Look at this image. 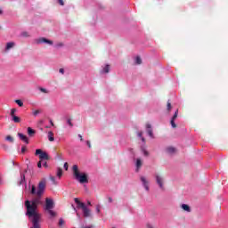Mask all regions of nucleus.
<instances>
[{"label":"nucleus","mask_w":228,"mask_h":228,"mask_svg":"<svg viewBox=\"0 0 228 228\" xmlns=\"http://www.w3.org/2000/svg\"><path fill=\"white\" fill-rule=\"evenodd\" d=\"M72 170L75 179L78 181L80 184H85L88 183V175H86V173L79 172V167H77V165H74L72 167Z\"/></svg>","instance_id":"1"},{"label":"nucleus","mask_w":228,"mask_h":228,"mask_svg":"<svg viewBox=\"0 0 228 228\" xmlns=\"http://www.w3.org/2000/svg\"><path fill=\"white\" fill-rule=\"evenodd\" d=\"M75 202L77 203V208L82 209L84 216L86 218H88V216H90L91 215L90 209L88 208V207H86L85 203L79 201L77 198H75Z\"/></svg>","instance_id":"2"},{"label":"nucleus","mask_w":228,"mask_h":228,"mask_svg":"<svg viewBox=\"0 0 228 228\" xmlns=\"http://www.w3.org/2000/svg\"><path fill=\"white\" fill-rule=\"evenodd\" d=\"M156 183L160 188V190H165V178L160 175H155Z\"/></svg>","instance_id":"3"},{"label":"nucleus","mask_w":228,"mask_h":228,"mask_svg":"<svg viewBox=\"0 0 228 228\" xmlns=\"http://www.w3.org/2000/svg\"><path fill=\"white\" fill-rule=\"evenodd\" d=\"M36 156H39V159L41 161H44V159H49V155L47 154V152L43 151L41 149L36 150Z\"/></svg>","instance_id":"4"},{"label":"nucleus","mask_w":228,"mask_h":228,"mask_svg":"<svg viewBox=\"0 0 228 228\" xmlns=\"http://www.w3.org/2000/svg\"><path fill=\"white\" fill-rule=\"evenodd\" d=\"M45 211H51V209H54V200L51 198H46L45 199Z\"/></svg>","instance_id":"5"},{"label":"nucleus","mask_w":228,"mask_h":228,"mask_svg":"<svg viewBox=\"0 0 228 228\" xmlns=\"http://www.w3.org/2000/svg\"><path fill=\"white\" fill-rule=\"evenodd\" d=\"M140 181H141V183H142V186H143V188H144V190L146 191H149V190H150V184H151V183L149 182V179H147V177H145V176H141L140 177Z\"/></svg>","instance_id":"6"},{"label":"nucleus","mask_w":228,"mask_h":228,"mask_svg":"<svg viewBox=\"0 0 228 228\" xmlns=\"http://www.w3.org/2000/svg\"><path fill=\"white\" fill-rule=\"evenodd\" d=\"M37 44H47L48 45H53V41L45 38V37H39L35 39Z\"/></svg>","instance_id":"7"},{"label":"nucleus","mask_w":228,"mask_h":228,"mask_svg":"<svg viewBox=\"0 0 228 228\" xmlns=\"http://www.w3.org/2000/svg\"><path fill=\"white\" fill-rule=\"evenodd\" d=\"M179 115V110H175L174 116L171 118L170 124L173 128L177 127V125H175V119L177 118V116Z\"/></svg>","instance_id":"8"},{"label":"nucleus","mask_w":228,"mask_h":228,"mask_svg":"<svg viewBox=\"0 0 228 228\" xmlns=\"http://www.w3.org/2000/svg\"><path fill=\"white\" fill-rule=\"evenodd\" d=\"M146 131L150 138H154V134L152 133V126L151 124H146Z\"/></svg>","instance_id":"9"},{"label":"nucleus","mask_w":228,"mask_h":228,"mask_svg":"<svg viewBox=\"0 0 228 228\" xmlns=\"http://www.w3.org/2000/svg\"><path fill=\"white\" fill-rule=\"evenodd\" d=\"M18 136H19L20 140H21V142H24L27 144L29 143V139L25 134L19 133Z\"/></svg>","instance_id":"10"},{"label":"nucleus","mask_w":228,"mask_h":228,"mask_svg":"<svg viewBox=\"0 0 228 228\" xmlns=\"http://www.w3.org/2000/svg\"><path fill=\"white\" fill-rule=\"evenodd\" d=\"M101 74H108L110 72V64H105L102 66Z\"/></svg>","instance_id":"11"},{"label":"nucleus","mask_w":228,"mask_h":228,"mask_svg":"<svg viewBox=\"0 0 228 228\" xmlns=\"http://www.w3.org/2000/svg\"><path fill=\"white\" fill-rule=\"evenodd\" d=\"M142 159H137L136 162H135V172H140V168H142Z\"/></svg>","instance_id":"12"},{"label":"nucleus","mask_w":228,"mask_h":228,"mask_svg":"<svg viewBox=\"0 0 228 228\" xmlns=\"http://www.w3.org/2000/svg\"><path fill=\"white\" fill-rule=\"evenodd\" d=\"M12 47H15V43L9 42L6 44L5 51H10V49H12Z\"/></svg>","instance_id":"13"},{"label":"nucleus","mask_w":228,"mask_h":228,"mask_svg":"<svg viewBox=\"0 0 228 228\" xmlns=\"http://www.w3.org/2000/svg\"><path fill=\"white\" fill-rule=\"evenodd\" d=\"M48 140L49 142H54V134L52 131L48 132Z\"/></svg>","instance_id":"14"},{"label":"nucleus","mask_w":228,"mask_h":228,"mask_svg":"<svg viewBox=\"0 0 228 228\" xmlns=\"http://www.w3.org/2000/svg\"><path fill=\"white\" fill-rule=\"evenodd\" d=\"M182 209H183V211H186L187 213H190V211H191V208H190V206L186 204H182Z\"/></svg>","instance_id":"15"},{"label":"nucleus","mask_w":228,"mask_h":228,"mask_svg":"<svg viewBox=\"0 0 228 228\" xmlns=\"http://www.w3.org/2000/svg\"><path fill=\"white\" fill-rule=\"evenodd\" d=\"M11 118H12V122H14V124L20 123V118L18 116H12Z\"/></svg>","instance_id":"16"},{"label":"nucleus","mask_w":228,"mask_h":228,"mask_svg":"<svg viewBox=\"0 0 228 228\" xmlns=\"http://www.w3.org/2000/svg\"><path fill=\"white\" fill-rule=\"evenodd\" d=\"M61 175H63V169H61V167H58L57 168V177H59V179H61Z\"/></svg>","instance_id":"17"},{"label":"nucleus","mask_w":228,"mask_h":228,"mask_svg":"<svg viewBox=\"0 0 228 228\" xmlns=\"http://www.w3.org/2000/svg\"><path fill=\"white\" fill-rule=\"evenodd\" d=\"M174 152H175V148H174V147L167 148V154H174Z\"/></svg>","instance_id":"18"},{"label":"nucleus","mask_w":228,"mask_h":228,"mask_svg":"<svg viewBox=\"0 0 228 228\" xmlns=\"http://www.w3.org/2000/svg\"><path fill=\"white\" fill-rule=\"evenodd\" d=\"M35 130H33V128L31 127H28V136H34L35 135Z\"/></svg>","instance_id":"19"},{"label":"nucleus","mask_w":228,"mask_h":228,"mask_svg":"<svg viewBox=\"0 0 228 228\" xmlns=\"http://www.w3.org/2000/svg\"><path fill=\"white\" fill-rule=\"evenodd\" d=\"M137 136L141 138L142 142H145V138L143 137V133L142 132H138Z\"/></svg>","instance_id":"20"},{"label":"nucleus","mask_w":228,"mask_h":228,"mask_svg":"<svg viewBox=\"0 0 228 228\" xmlns=\"http://www.w3.org/2000/svg\"><path fill=\"white\" fill-rule=\"evenodd\" d=\"M16 104L20 106V108H22L24 106V102H22L20 100H15Z\"/></svg>","instance_id":"21"},{"label":"nucleus","mask_w":228,"mask_h":228,"mask_svg":"<svg viewBox=\"0 0 228 228\" xmlns=\"http://www.w3.org/2000/svg\"><path fill=\"white\" fill-rule=\"evenodd\" d=\"M6 142H10L11 143H13V137H12L11 135H7L5 137Z\"/></svg>","instance_id":"22"},{"label":"nucleus","mask_w":228,"mask_h":228,"mask_svg":"<svg viewBox=\"0 0 228 228\" xmlns=\"http://www.w3.org/2000/svg\"><path fill=\"white\" fill-rule=\"evenodd\" d=\"M20 184H22V183H24V181H26V175L22 173H20Z\"/></svg>","instance_id":"23"},{"label":"nucleus","mask_w":228,"mask_h":228,"mask_svg":"<svg viewBox=\"0 0 228 228\" xmlns=\"http://www.w3.org/2000/svg\"><path fill=\"white\" fill-rule=\"evenodd\" d=\"M135 63L136 65L142 64V59L139 56L135 57Z\"/></svg>","instance_id":"24"},{"label":"nucleus","mask_w":228,"mask_h":228,"mask_svg":"<svg viewBox=\"0 0 228 228\" xmlns=\"http://www.w3.org/2000/svg\"><path fill=\"white\" fill-rule=\"evenodd\" d=\"M142 152L143 156H149V151H147V150L143 147H142Z\"/></svg>","instance_id":"25"},{"label":"nucleus","mask_w":228,"mask_h":228,"mask_svg":"<svg viewBox=\"0 0 228 228\" xmlns=\"http://www.w3.org/2000/svg\"><path fill=\"white\" fill-rule=\"evenodd\" d=\"M15 113H17V109H12L10 112L11 117H14Z\"/></svg>","instance_id":"26"},{"label":"nucleus","mask_w":228,"mask_h":228,"mask_svg":"<svg viewBox=\"0 0 228 228\" xmlns=\"http://www.w3.org/2000/svg\"><path fill=\"white\" fill-rule=\"evenodd\" d=\"M27 151H28V148L23 145V146L21 147L20 153H21V154H25Z\"/></svg>","instance_id":"27"},{"label":"nucleus","mask_w":228,"mask_h":228,"mask_svg":"<svg viewBox=\"0 0 228 228\" xmlns=\"http://www.w3.org/2000/svg\"><path fill=\"white\" fill-rule=\"evenodd\" d=\"M67 124L69 125V127H73L74 126V124H72V119L69 118L67 120Z\"/></svg>","instance_id":"28"},{"label":"nucleus","mask_w":228,"mask_h":228,"mask_svg":"<svg viewBox=\"0 0 228 228\" xmlns=\"http://www.w3.org/2000/svg\"><path fill=\"white\" fill-rule=\"evenodd\" d=\"M49 215H51L52 216H56V212L53 211V209L47 210Z\"/></svg>","instance_id":"29"},{"label":"nucleus","mask_w":228,"mask_h":228,"mask_svg":"<svg viewBox=\"0 0 228 228\" xmlns=\"http://www.w3.org/2000/svg\"><path fill=\"white\" fill-rule=\"evenodd\" d=\"M172 110V103H170V101L167 102V111H170Z\"/></svg>","instance_id":"30"},{"label":"nucleus","mask_w":228,"mask_h":228,"mask_svg":"<svg viewBox=\"0 0 228 228\" xmlns=\"http://www.w3.org/2000/svg\"><path fill=\"white\" fill-rule=\"evenodd\" d=\"M21 37H29V34H28V32H22Z\"/></svg>","instance_id":"31"},{"label":"nucleus","mask_w":228,"mask_h":228,"mask_svg":"<svg viewBox=\"0 0 228 228\" xmlns=\"http://www.w3.org/2000/svg\"><path fill=\"white\" fill-rule=\"evenodd\" d=\"M40 92H43V94H47V89L40 87Z\"/></svg>","instance_id":"32"},{"label":"nucleus","mask_w":228,"mask_h":228,"mask_svg":"<svg viewBox=\"0 0 228 228\" xmlns=\"http://www.w3.org/2000/svg\"><path fill=\"white\" fill-rule=\"evenodd\" d=\"M40 113V110H34L32 112V114L34 115V117H37V115H38Z\"/></svg>","instance_id":"33"},{"label":"nucleus","mask_w":228,"mask_h":228,"mask_svg":"<svg viewBox=\"0 0 228 228\" xmlns=\"http://www.w3.org/2000/svg\"><path fill=\"white\" fill-rule=\"evenodd\" d=\"M42 165L45 168H47V161L42 160Z\"/></svg>","instance_id":"34"},{"label":"nucleus","mask_w":228,"mask_h":228,"mask_svg":"<svg viewBox=\"0 0 228 228\" xmlns=\"http://www.w3.org/2000/svg\"><path fill=\"white\" fill-rule=\"evenodd\" d=\"M63 224H65V221H63V219L61 218L59 220V225L61 226V225H63Z\"/></svg>","instance_id":"35"},{"label":"nucleus","mask_w":228,"mask_h":228,"mask_svg":"<svg viewBox=\"0 0 228 228\" xmlns=\"http://www.w3.org/2000/svg\"><path fill=\"white\" fill-rule=\"evenodd\" d=\"M86 143L89 147V149H92V144L90 143V141H86Z\"/></svg>","instance_id":"36"},{"label":"nucleus","mask_w":228,"mask_h":228,"mask_svg":"<svg viewBox=\"0 0 228 228\" xmlns=\"http://www.w3.org/2000/svg\"><path fill=\"white\" fill-rule=\"evenodd\" d=\"M37 167H38V168H42V160H40L39 162H37Z\"/></svg>","instance_id":"37"},{"label":"nucleus","mask_w":228,"mask_h":228,"mask_svg":"<svg viewBox=\"0 0 228 228\" xmlns=\"http://www.w3.org/2000/svg\"><path fill=\"white\" fill-rule=\"evenodd\" d=\"M64 168L65 170H69V163H64Z\"/></svg>","instance_id":"38"},{"label":"nucleus","mask_w":228,"mask_h":228,"mask_svg":"<svg viewBox=\"0 0 228 228\" xmlns=\"http://www.w3.org/2000/svg\"><path fill=\"white\" fill-rule=\"evenodd\" d=\"M108 201L110 204H111V202H113V198L112 197H109L108 198Z\"/></svg>","instance_id":"39"},{"label":"nucleus","mask_w":228,"mask_h":228,"mask_svg":"<svg viewBox=\"0 0 228 228\" xmlns=\"http://www.w3.org/2000/svg\"><path fill=\"white\" fill-rule=\"evenodd\" d=\"M96 213H101V207L100 206L96 207Z\"/></svg>","instance_id":"40"},{"label":"nucleus","mask_w":228,"mask_h":228,"mask_svg":"<svg viewBox=\"0 0 228 228\" xmlns=\"http://www.w3.org/2000/svg\"><path fill=\"white\" fill-rule=\"evenodd\" d=\"M59 4H61V6H63V4H65V3H63V0H58Z\"/></svg>","instance_id":"41"},{"label":"nucleus","mask_w":228,"mask_h":228,"mask_svg":"<svg viewBox=\"0 0 228 228\" xmlns=\"http://www.w3.org/2000/svg\"><path fill=\"white\" fill-rule=\"evenodd\" d=\"M59 72H60L61 74H65V69H59Z\"/></svg>","instance_id":"42"},{"label":"nucleus","mask_w":228,"mask_h":228,"mask_svg":"<svg viewBox=\"0 0 228 228\" xmlns=\"http://www.w3.org/2000/svg\"><path fill=\"white\" fill-rule=\"evenodd\" d=\"M146 227H147V228H154V226H153L152 224H148L146 225Z\"/></svg>","instance_id":"43"},{"label":"nucleus","mask_w":228,"mask_h":228,"mask_svg":"<svg viewBox=\"0 0 228 228\" xmlns=\"http://www.w3.org/2000/svg\"><path fill=\"white\" fill-rule=\"evenodd\" d=\"M78 138H80V141L83 142V135L78 134Z\"/></svg>","instance_id":"44"},{"label":"nucleus","mask_w":228,"mask_h":228,"mask_svg":"<svg viewBox=\"0 0 228 228\" xmlns=\"http://www.w3.org/2000/svg\"><path fill=\"white\" fill-rule=\"evenodd\" d=\"M58 46L61 47V46H63V44L61 43V44L58 45Z\"/></svg>","instance_id":"45"},{"label":"nucleus","mask_w":228,"mask_h":228,"mask_svg":"<svg viewBox=\"0 0 228 228\" xmlns=\"http://www.w3.org/2000/svg\"><path fill=\"white\" fill-rule=\"evenodd\" d=\"M87 205H88V206H92V202L88 201V202H87Z\"/></svg>","instance_id":"46"},{"label":"nucleus","mask_w":228,"mask_h":228,"mask_svg":"<svg viewBox=\"0 0 228 228\" xmlns=\"http://www.w3.org/2000/svg\"><path fill=\"white\" fill-rule=\"evenodd\" d=\"M93 226L90 225V226H86V227H83V228H92Z\"/></svg>","instance_id":"47"},{"label":"nucleus","mask_w":228,"mask_h":228,"mask_svg":"<svg viewBox=\"0 0 228 228\" xmlns=\"http://www.w3.org/2000/svg\"><path fill=\"white\" fill-rule=\"evenodd\" d=\"M3 14V11L0 9V15H2Z\"/></svg>","instance_id":"48"},{"label":"nucleus","mask_w":228,"mask_h":228,"mask_svg":"<svg viewBox=\"0 0 228 228\" xmlns=\"http://www.w3.org/2000/svg\"><path fill=\"white\" fill-rule=\"evenodd\" d=\"M50 122H51V125H52V126H54V124L53 123V121H50Z\"/></svg>","instance_id":"49"}]
</instances>
